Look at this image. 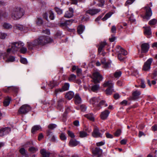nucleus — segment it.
Instances as JSON below:
<instances>
[{
	"mask_svg": "<svg viewBox=\"0 0 157 157\" xmlns=\"http://www.w3.org/2000/svg\"><path fill=\"white\" fill-rule=\"evenodd\" d=\"M52 41L53 40L48 36H40L32 42H27V48L29 50H32L39 46H43Z\"/></svg>",
	"mask_w": 157,
	"mask_h": 157,
	"instance_id": "1",
	"label": "nucleus"
},
{
	"mask_svg": "<svg viewBox=\"0 0 157 157\" xmlns=\"http://www.w3.org/2000/svg\"><path fill=\"white\" fill-rule=\"evenodd\" d=\"M24 11L20 7H15L12 11L11 17L14 20L20 18L24 15Z\"/></svg>",
	"mask_w": 157,
	"mask_h": 157,
	"instance_id": "2",
	"label": "nucleus"
},
{
	"mask_svg": "<svg viewBox=\"0 0 157 157\" xmlns=\"http://www.w3.org/2000/svg\"><path fill=\"white\" fill-rule=\"evenodd\" d=\"M104 87L108 86V88L106 90V94L107 95H110L112 94L113 92V84L109 81L105 82L103 85Z\"/></svg>",
	"mask_w": 157,
	"mask_h": 157,
	"instance_id": "3",
	"label": "nucleus"
},
{
	"mask_svg": "<svg viewBox=\"0 0 157 157\" xmlns=\"http://www.w3.org/2000/svg\"><path fill=\"white\" fill-rule=\"evenodd\" d=\"M92 78L95 84L100 83L103 79L102 76L98 72H94Z\"/></svg>",
	"mask_w": 157,
	"mask_h": 157,
	"instance_id": "4",
	"label": "nucleus"
},
{
	"mask_svg": "<svg viewBox=\"0 0 157 157\" xmlns=\"http://www.w3.org/2000/svg\"><path fill=\"white\" fill-rule=\"evenodd\" d=\"M31 108L29 105L25 104L22 105L18 110L19 114H25L30 111Z\"/></svg>",
	"mask_w": 157,
	"mask_h": 157,
	"instance_id": "5",
	"label": "nucleus"
},
{
	"mask_svg": "<svg viewBox=\"0 0 157 157\" xmlns=\"http://www.w3.org/2000/svg\"><path fill=\"white\" fill-rule=\"evenodd\" d=\"M152 61L153 59L152 58H150L148 59L144 63L142 70L144 71H149L151 68V65Z\"/></svg>",
	"mask_w": 157,
	"mask_h": 157,
	"instance_id": "6",
	"label": "nucleus"
},
{
	"mask_svg": "<svg viewBox=\"0 0 157 157\" xmlns=\"http://www.w3.org/2000/svg\"><path fill=\"white\" fill-rule=\"evenodd\" d=\"M144 9L146 10L145 15L143 17L144 19L149 20L152 15L151 9L149 7H145Z\"/></svg>",
	"mask_w": 157,
	"mask_h": 157,
	"instance_id": "7",
	"label": "nucleus"
},
{
	"mask_svg": "<svg viewBox=\"0 0 157 157\" xmlns=\"http://www.w3.org/2000/svg\"><path fill=\"white\" fill-rule=\"evenodd\" d=\"M132 96L128 98L129 100H136L139 98V96L141 94V92L140 91L136 90L132 93Z\"/></svg>",
	"mask_w": 157,
	"mask_h": 157,
	"instance_id": "8",
	"label": "nucleus"
},
{
	"mask_svg": "<svg viewBox=\"0 0 157 157\" xmlns=\"http://www.w3.org/2000/svg\"><path fill=\"white\" fill-rule=\"evenodd\" d=\"M70 85L68 83H65L63 86L62 88H59L55 90V92L56 94L59 92H62L68 90L69 88Z\"/></svg>",
	"mask_w": 157,
	"mask_h": 157,
	"instance_id": "9",
	"label": "nucleus"
},
{
	"mask_svg": "<svg viewBox=\"0 0 157 157\" xmlns=\"http://www.w3.org/2000/svg\"><path fill=\"white\" fill-rule=\"evenodd\" d=\"M3 91L6 93H9L13 92L17 93L19 90V88L17 86H10L7 87V89H3Z\"/></svg>",
	"mask_w": 157,
	"mask_h": 157,
	"instance_id": "10",
	"label": "nucleus"
},
{
	"mask_svg": "<svg viewBox=\"0 0 157 157\" xmlns=\"http://www.w3.org/2000/svg\"><path fill=\"white\" fill-rule=\"evenodd\" d=\"M141 53H146L149 50L150 48L149 44L147 43H144L142 44L141 46Z\"/></svg>",
	"mask_w": 157,
	"mask_h": 157,
	"instance_id": "11",
	"label": "nucleus"
},
{
	"mask_svg": "<svg viewBox=\"0 0 157 157\" xmlns=\"http://www.w3.org/2000/svg\"><path fill=\"white\" fill-rule=\"evenodd\" d=\"M24 45V44L21 42H16L12 44V48H14L13 51H17L18 48H21Z\"/></svg>",
	"mask_w": 157,
	"mask_h": 157,
	"instance_id": "12",
	"label": "nucleus"
},
{
	"mask_svg": "<svg viewBox=\"0 0 157 157\" xmlns=\"http://www.w3.org/2000/svg\"><path fill=\"white\" fill-rule=\"evenodd\" d=\"M93 137L95 138L102 137V134L99 132V130L97 127L94 128L93 132L92 133Z\"/></svg>",
	"mask_w": 157,
	"mask_h": 157,
	"instance_id": "13",
	"label": "nucleus"
},
{
	"mask_svg": "<svg viewBox=\"0 0 157 157\" xmlns=\"http://www.w3.org/2000/svg\"><path fill=\"white\" fill-rule=\"evenodd\" d=\"M101 10L100 9H90L86 12L85 15L87 16V14H89L91 15H94L100 12Z\"/></svg>",
	"mask_w": 157,
	"mask_h": 157,
	"instance_id": "14",
	"label": "nucleus"
},
{
	"mask_svg": "<svg viewBox=\"0 0 157 157\" xmlns=\"http://www.w3.org/2000/svg\"><path fill=\"white\" fill-rule=\"evenodd\" d=\"M10 131V128L8 127L1 128L0 129V136H2L8 134Z\"/></svg>",
	"mask_w": 157,
	"mask_h": 157,
	"instance_id": "15",
	"label": "nucleus"
},
{
	"mask_svg": "<svg viewBox=\"0 0 157 157\" xmlns=\"http://www.w3.org/2000/svg\"><path fill=\"white\" fill-rule=\"evenodd\" d=\"M73 10L71 8H70L69 10L67 11L64 14V17L66 18H70L73 16Z\"/></svg>",
	"mask_w": 157,
	"mask_h": 157,
	"instance_id": "16",
	"label": "nucleus"
},
{
	"mask_svg": "<svg viewBox=\"0 0 157 157\" xmlns=\"http://www.w3.org/2000/svg\"><path fill=\"white\" fill-rule=\"evenodd\" d=\"M104 105L105 107L108 106L107 104L106 103V101L104 100H102L100 101L99 103L97 104V106L95 108L96 110H98L102 108L101 106Z\"/></svg>",
	"mask_w": 157,
	"mask_h": 157,
	"instance_id": "17",
	"label": "nucleus"
},
{
	"mask_svg": "<svg viewBox=\"0 0 157 157\" xmlns=\"http://www.w3.org/2000/svg\"><path fill=\"white\" fill-rule=\"evenodd\" d=\"M74 20L72 19L66 20L64 22L60 24V26L62 27H67L68 26H70L71 25Z\"/></svg>",
	"mask_w": 157,
	"mask_h": 157,
	"instance_id": "18",
	"label": "nucleus"
},
{
	"mask_svg": "<svg viewBox=\"0 0 157 157\" xmlns=\"http://www.w3.org/2000/svg\"><path fill=\"white\" fill-rule=\"evenodd\" d=\"M110 112L108 110H105L102 112L100 115V117L102 120H105L108 117Z\"/></svg>",
	"mask_w": 157,
	"mask_h": 157,
	"instance_id": "19",
	"label": "nucleus"
},
{
	"mask_svg": "<svg viewBox=\"0 0 157 157\" xmlns=\"http://www.w3.org/2000/svg\"><path fill=\"white\" fill-rule=\"evenodd\" d=\"M102 150L99 147H96L92 150V153L94 155H101L102 153Z\"/></svg>",
	"mask_w": 157,
	"mask_h": 157,
	"instance_id": "20",
	"label": "nucleus"
},
{
	"mask_svg": "<svg viewBox=\"0 0 157 157\" xmlns=\"http://www.w3.org/2000/svg\"><path fill=\"white\" fill-rule=\"evenodd\" d=\"M100 101V99L99 98L94 97L92 98L90 101V102L91 104L94 105V106L95 105L97 106V104H98V103ZM97 106H96V107Z\"/></svg>",
	"mask_w": 157,
	"mask_h": 157,
	"instance_id": "21",
	"label": "nucleus"
},
{
	"mask_svg": "<svg viewBox=\"0 0 157 157\" xmlns=\"http://www.w3.org/2000/svg\"><path fill=\"white\" fill-rule=\"evenodd\" d=\"M99 88V86L98 84H95L90 86L89 88V90L92 91L94 92H96Z\"/></svg>",
	"mask_w": 157,
	"mask_h": 157,
	"instance_id": "22",
	"label": "nucleus"
},
{
	"mask_svg": "<svg viewBox=\"0 0 157 157\" xmlns=\"http://www.w3.org/2000/svg\"><path fill=\"white\" fill-rule=\"evenodd\" d=\"M47 136H49V138H50L51 136L52 137L51 139V141L53 142L56 141V138L53 135L52 136V132L50 129H48L47 131Z\"/></svg>",
	"mask_w": 157,
	"mask_h": 157,
	"instance_id": "23",
	"label": "nucleus"
},
{
	"mask_svg": "<svg viewBox=\"0 0 157 157\" xmlns=\"http://www.w3.org/2000/svg\"><path fill=\"white\" fill-rule=\"evenodd\" d=\"M79 142L77 141L75 139H71L69 142V144L71 146L75 147L79 144Z\"/></svg>",
	"mask_w": 157,
	"mask_h": 157,
	"instance_id": "24",
	"label": "nucleus"
},
{
	"mask_svg": "<svg viewBox=\"0 0 157 157\" xmlns=\"http://www.w3.org/2000/svg\"><path fill=\"white\" fill-rule=\"evenodd\" d=\"M40 153L42 155V157H49L50 153L47 152L44 149H42L40 151Z\"/></svg>",
	"mask_w": 157,
	"mask_h": 157,
	"instance_id": "25",
	"label": "nucleus"
},
{
	"mask_svg": "<svg viewBox=\"0 0 157 157\" xmlns=\"http://www.w3.org/2000/svg\"><path fill=\"white\" fill-rule=\"evenodd\" d=\"M74 95V93L72 91H70L66 93L65 97L66 98L70 100L73 98Z\"/></svg>",
	"mask_w": 157,
	"mask_h": 157,
	"instance_id": "26",
	"label": "nucleus"
},
{
	"mask_svg": "<svg viewBox=\"0 0 157 157\" xmlns=\"http://www.w3.org/2000/svg\"><path fill=\"white\" fill-rule=\"evenodd\" d=\"M20 153L23 156L25 157H29V155L26 152V150L24 148H21L19 150Z\"/></svg>",
	"mask_w": 157,
	"mask_h": 157,
	"instance_id": "27",
	"label": "nucleus"
},
{
	"mask_svg": "<svg viewBox=\"0 0 157 157\" xmlns=\"http://www.w3.org/2000/svg\"><path fill=\"white\" fill-rule=\"evenodd\" d=\"M85 27L84 26L80 25L78 27L77 32L79 34H82L85 29Z\"/></svg>",
	"mask_w": 157,
	"mask_h": 157,
	"instance_id": "28",
	"label": "nucleus"
},
{
	"mask_svg": "<svg viewBox=\"0 0 157 157\" xmlns=\"http://www.w3.org/2000/svg\"><path fill=\"white\" fill-rule=\"evenodd\" d=\"M40 128H41V127L40 125H35L31 129V132L32 133L34 134L35 132L39 130Z\"/></svg>",
	"mask_w": 157,
	"mask_h": 157,
	"instance_id": "29",
	"label": "nucleus"
},
{
	"mask_svg": "<svg viewBox=\"0 0 157 157\" xmlns=\"http://www.w3.org/2000/svg\"><path fill=\"white\" fill-rule=\"evenodd\" d=\"M28 150V151L29 152H30L32 153H34L37 151L38 150L37 147L33 146H31L29 148Z\"/></svg>",
	"mask_w": 157,
	"mask_h": 157,
	"instance_id": "30",
	"label": "nucleus"
},
{
	"mask_svg": "<svg viewBox=\"0 0 157 157\" xmlns=\"http://www.w3.org/2000/svg\"><path fill=\"white\" fill-rule=\"evenodd\" d=\"M11 99V98L8 97L3 102V105L5 106H7L9 105L10 101Z\"/></svg>",
	"mask_w": 157,
	"mask_h": 157,
	"instance_id": "31",
	"label": "nucleus"
},
{
	"mask_svg": "<svg viewBox=\"0 0 157 157\" xmlns=\"http://www.w3.org/2000/svg\"><path fill=\"white\" fill-rule=\"evenodd\" d=\"M151 78L155 80H157V68L154 71L151 75Z\"/></svg>",
	"mask_w": 157,
	"mask_h": 157,
	"instance_id": "32",
	"label": "nucleus"
},
{
	"mask_svg": "<svg viewBox=\"0 0 157 157\" xmlns=\"http://www.w3.org/2000/svg\"><path fill=\"white\" fill-rule=\"evenodd\" d=\"M14 29L22 31L23 29V26L22 25L15 24L13 26Z\"/></svg>",
	"mask_w": 157,
	"mask_h": 157,
	"instance_id": "33",
	"label": "nucleus"
},
{
	"mask_svg": "<svg viewBox=\"0 0 157 157\" xmlns=\"http://www.w3.org/2000/svg\"><path fill=\"white\" fill-rule=\"evenodd\" d=\"M85 117L92 121H94V117L92 113L88 114L85 115Z\"/></svg>",
	"mask_w": 157,
	"mask_h": 157,
	"instance_id": "34",
	"label": "nucleus"
},
{
	"mask_svg": "<svg viewBox=\"0 0 157 157\" xmlns=\"http://www.w3.org/2000/svg\"><path fill=\"white\" fill-rule=\"evenodd\" d=\"M63 102V100L60 99L58 101V109H59L60 111L62 109V105Z\"/></svg>",
	"mask_w": 157,
	"mask_h": 157,
	"instance_id": "35",
	"label": "nucleus"
},
{
	"mask_svg": "<svg viewBox=\"0 0 157 157\" xmlns=\"http://www.w3.org/2000/svg\"><path fill=\"white\" fill-rule=\"evenodd\" d=\"M112 13L111 12H109L107 13H106L105 16L103 17L102 20L103 21H105L107 19L110 17L112 15Z\"/></svg>",
	"mask_w": 157,
	"mask_h": 157,
	"instance_id": "36",
	"label": "nucleus"
},
{
	"mask_svg": "<svg viewBox=\"0 0 157 157\" xmlns=\"http://www.w3.org/2000/svg\"><path fill=\"white\" fill-rule=\"evenodd\" d=\"M48 13L49 15V18L51 20H53L55 18L54 13L53 11L50 10L48 11Z\"/></svg>",
	"mask_w": 157,
	"mask_h": 157,
	"instance_id": "37",
	"label": "nucleus"
},
{
	"mask_svg": "<svg viewBox=\"0 0 157 157\" xmlns=\"http://www.w3.org/2000/svg\"><path fill=\"white\" fill-rule=\"evenodd\" d=\"M36 22L37 25L40 26L43 24V21L41 18L38 17L37 18Z\"/></svg>",
	"mask_w": 157,
	"mask_h": 157,
	"instance_id": "38",
	"label": "nucleus"
},
{
	"mask_svg": "<svg viewBox=\"0 0 157 157\" xmlns=\"http://www.w3.org/2000/svg\"><path fill=\"white\" fill-rule=\"evenodd\" d=\"M87 133L85 131H80L79 132V136L81 138H83L87 136Z\"/></svg>",
	"mask_w": 157,
	"mask_h": 157,
	"instance_id": "39",
	"label": "nucleus"
},
{
	"mask_svg": "<svg viewBox=\"0 0 157 157\" xmlns=\"http://www.w3.org/2000/svg\"><path fill=\"white\" fill-rule=\"evenodd\" d=\"M144 33L145 34L148 35H149L151 34V30L150 27L146 28L145 29Z\"/></svg>",
	"mask_w": 157,
	"mask_h": 157,
	"instance_id": "40",
	"label": "nucleus"
},
{
	"mask_svg": "<svg viewBox=\"0 0 157 157\" xmlns=\"http://www.w3.org/2000/svg\"><path fill=\"white\" fill-rule=\"evenodd\" d=\"M121 133V130L120 129H118L116 132L114 133L115 136L118 137L119 136Z\"/></svg>",
	"mask_w": 157,
	"mask_h": 157,
	"instance_id": "41",
	"label": "nucleus"
},
{
	"mask_svg": "<svg viewBox=\"0 0 157 157\" xmlns=\"http://www.w3.org/2000/svg\"><path fill=\"white\" fill-rule=\"evenodd\" d=\"M3 27L6 29H9L12 28V26L9 23H5L3 25Z\"/></svg>",
	"mask_w": 157,
	"mask_h": 157,
	"instance_id": "42",
	"label": "nucleus"
},
{
	"mask_svg": "<svg viewBox=\"0 0 157 157\" xmlns=\"http://www.w3.org/2000/svg\"><path fill=\"white\" fill-rule=\"evenodd\" d=\"M157 22V20L155 19H153L150 21L149 22V24L151 25H155Z\"/></svg>",
	"mask_w": 157,
	"mask_h": 157,
	"instance_id": "43",
	"label": "nucleus"
},
{
	"mask_svg": "<svg viewBox=\"0 0 157 157\" xmlns=\"http://www.w3.org/2000/svg\"><path fill=\"white\" fill-rule=\"evenodd\" d=\"M54 10L57 12L58 14L60 15L62 13V10L60 8L57 7H55L54 8Z\"/></svg>",
	"mask_w": 157,
	"mask_h": 157,
	"instance_id": "44",
	"label": "nucleus"
},
{
	"mask_svg": "<svg viewBox=\"0 0 157 157\" xmlns=\"http://www.w3.org/2000/svg\"><path fill=\"white\" fill-rule=\"evenodd\" d=\"M33 143L32 141V142H27L23 146L25 147H30L32 146H31V145H33Z\"/></svg>",
	"mask_w": 157,
	"mask_h": 157,
	"instance_id": "45",
	"label": "nucleus"
},
{
	"mask_svg": "<svg viewBox=\"0 0 157 157\" xmlns=\"http://www.w3.org/2000/svg\"><path fill=\"white\" fill-rule=\"evenodd\" d=\"M56 127L57 125L56 124H51L48 125V128L49 129L52 130L56 128Z\"/></svg>",
	"mask_w": 157,
	"mask_h": 157,
	"instance_id": "46",
	"label": "nucleus"
},
{
	"mask_svg": "<svg viewBox=\"0 0 157 157\" xmlns=\"http://www.w3.org/2000/svg\"><path fill=\"white\" fill-rule=\"evenodd\" d=\"M135 0H127L125 4V6H127L132 4Z\"/></svg>",
	"mask_w": 157,
	"mask_h": 157,
	"instance_id": "47",
	"label": "nucleus"
},
{
	"mask_svg": "<svg viewBox=\"0 0 157 157\" xmlns=\"http://www.w3.org/2000/svg\"><path fill=\"white\" fill-rule=\"evenodd\" d=\"M121 71H116L114 74V76L115 78H119L121 75Z\"/></svg>",
	"mask_w": 157,
	"mask_h": 157,
	"instance_id": "48",
	"label": "nucleus"
},
{
	"mask_svg": "<svg viewBox=\"0 0 157 157\" xmlns=\"http://www.w3.org/2000/svg\"><path fill=\"white\" fill-rule=\"evenodd\" d=\"M60 138L62 140H65L66 139L67 137L65 133H61L59 136Z\"/></svg>",
	"mask_w": 157,
	"mask_h": 157,
	"instance_id": "49",
	"label": "nucleus"
},
{
	"mask_svg": "<svg viewBox=\"0 0 157 157\" xmlns=\"http://www.w3.org/2000/svg\"><path fill=\"white\" fill-rule=\"evenodd\" d=\"M76 78V76L74 74L71 75L69 78V80L70 81L74 80Z\"/></svg>",
	"mask_w": 157,
	"mask_h": 157,
	"instance_id": "50",
	"label": "nucleus"
},
{
	"mask_svg": "<svg viewBox=\"0 0 157 157\" xmlns=\"http://www.w3.org/2000/svg\"><path fill=\"white\" fill-rule=\"evenodd\" d=\"M21 62L24 64H26L27 63V61L26 59L24 58H21L20 60Z\"/></svg>",
	"mask_w": 157,
	"mask_h": 157,
	"instance_id": "51",
	"label": "nucleus"
},
{
	"mask_svg": "<svg viewBox=\"0 0 157 157\" xmlns=\"http://www.w3.org/2000/svg\"><path fill=\"white\" fill-rule=\"evenodd\" d=\"M139 86H140L141 88H144L146 86L145 84L144 81L143 80H141L140 85H139Z\"/></svg>",
	"mask_w": 157,
	"mask_h": 157,
	"instance_id": "52",
	"label": "nucleus"
},
{
	"mask_svg": "<svg viewBox=\"0 0 157 157\" xmlns=\"http://www.w3.org/2000/svg\"><path fill=\"white\" fill-rule=\"evenodd\" d=\"M119 53H121V55L125 56L127 54V52L123 48L120 51Z\"/></svg>",
	"mask_w": 157,
	"mask_h": 157,
	"instance_id": "53",
	"label": "nucleus"
},
{
	"mask_svg": "<svg viewBox=\"0 0 157 157\" xmlns=\"http://www.w3.org/2000/svg\"><path fill=\"white\" fill-rule=\"evenodd\" d=\"M121 55V53H119L118 54V58L120 61L124 60V57Z\"/></svg>",
	"mask_w": 157,
	"mask_h": 157,
	"instance_id": "54",
	"label": "nucleus"
},
{
	"mask_svg": "<svg viewBox=\"0 0 157 157\" xmlns=\"http://www.w3.org/2000/svg\"><path fill=\"white\" fill-rule=\"evenodd\" d=\"M67 134L68 136L71 137V138H73L75 137L74 133L72 132H71L70 131H68Z\"/></svg>",
	"mask_w": 157,
	"mask_h": 157,
	"instance_id": "55",
	"label": "nucleus"
},
{
	"mask_svg": "<svg viewBox=\"0 0 157 157\" xmlns=\"http://www.w3.org/2000/svg\"><path fill=\"white\" fill-rule=\"evenodd\" d=\"M27 50V48H26L22 47L20 49V51L21 53L23 54H25L26 53Z\"/></svg>",
	"mask_w": 157,
	"mask_h": 157,
	"instance_id": "56",
	"label": "nucleus"
},
{
	"mask_svg": "<svg viewBox=\"0 0 157 157\" xmlns=\"http://www.w3.org/2000/svg\"><path fill=\"white\" fill-rule=\"evenodd\" d=\"M8 56V54L6 53H0V58L3 57V58L4 59L5 57H7Z\"/></svg>",
	"mask_w": 157,
	"mask_h": 157,
	"instance_id": "57",
	"label": "nucleus"
},
{
	"mask_svg": "<svg viewBox=\"0 0 157 157\" xmlns=\"http://www.w3.org/2000/svg\"><path fill=\"white\" fill-rule=\"evenodd\" d=\"M15 60V57L13 56H10L8 58L6 61L13 62Z\"/></svg>",
	"mask_w": 157,
	"mask_h": 157,
	"instance_id": "58",
	"label": "nucleus"
},
{
	"mask_svg": "<svg viewBox=\"0 0 157 157\" xmlns=\"http://www.w3.org/2000/svg\"><path fill=\"white\" fill-rule=\"evenodd\" d=\"M116 28L115 25H113L112 26L111 29V32L113 33H115L116 32Z\"/></svg>",
	"mask_w": 157,
	"mask_h": 157,
	"instance_id": "59",
	"label": "nucleus"
},
{
	"mask_svg": "<svg viewBox=\"0 0 157 157\" xmlns=\"http://www.w3.org/2000/svg\"><path fill=\"white\" fill-rule=\"evenodd\" d=\"M67 113L64 112L63 115L62 120L63 122H65L66 121L67 119Z\"/></svg>",
	"mask_w": 157,
	"mask_h": 157,
	"instance_id": "60",
	"label": "nucleus"
},
{
	"mask_svg": "<svg viewBox=\"0 0 157 157\" xmlns=\"http://www.w3.org/2000/svg\"><path fill=\"white\" fill-rule=\"evenodd\" d=\"M6 36V35L5 33L0 32V38L4 39Z\"/></svg>",
	"mask_w": 157,
	"mask_h": 157,
	"instance_id": "61",
	"label": "nucleus"
},
{
	"mask_svg": "<svg viewBox=\"0 0 157 157\" xmlns=\"http://www.w3.org/2000/svg\"><path fill=\"white\" fill-rule=\"evenodd\" d=\"M106 43L105 42H101L100 43L99 47L101 48H103L106 45Z\"/></svg>",
	"mask_w": 157,
	"mask_h": 157,
	"instance_id": "62",
	"label": "nucleus"
},
{
	"mask_svg": "<svg viewBox=\"0 0 157 157\" xmlns=\"http://www.w3.org/2000/svg\"><path fill=\"white\" fill-rule=\"evenodd\" d=\"M133 75H134L136 77H137L139 76L138 72L137 70H135L132 73Z\"/></svg>",
	"mask_w": 157,
	"mask_h": 157,
	"instance_id": "63",
	"label": "nucleus"
},
{
	"mask_svg": "<svg viewBox=\"0 0 157 157\" xmlns=\"http://www.w3.org/2000/svg\"><path fill=\"white\" fill-rule=\"evenodd\" d=\"M152 130L153 131H157V124H155L151 127Z\"/></svg>",
	"mask_w": 157,
	"mask_h": 157,
	"instance_id": "64",
	"label": "nucleus"
}]
</instances>
